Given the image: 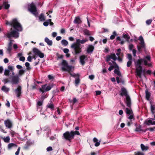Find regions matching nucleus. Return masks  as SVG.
<instances>
[{
  "instance_id": "nucleus-1",
  "label": "nucleus",
  "mask_w": 155,
  "mask_h": 155,
  "mask_svg": "<svg viewBox=\"0 0 155 155\" xmlns=\"http://www.w3.org/2000/svg\"><path fill=\"white\" fill-rule=\"evenodd\" d=\"M6 25H11L13 27L14 30L11 28V32L7 34V36L8 38L11 37L17 38L19 37V33L18 31H21L22 30V28L20 24L18 22L16 19H13L11 22L7 21H6Z\"/></svg>"
},
{
  "instance_id": "nucleus-2",
  "label": "nucleus",
  "mask_w": 155,
  "mask_h": 155,
  "mask_svg": "<svg viewBox=\"0 0 155 155\" xmlns=\"http://www.w3.org/2000/svg\"><path fill=\"white\" fill-rule=\"evenodd\" d=\"M142 63H143L145 65H147L149 67L152 66L151 62V58L150 56L147 55L144 57L143 58L139 59L135 63L136 72L137 75L140 78H141V73L142 72V68L141 64Z\"/></svg>"
},
{
  "instance_id": "nucleus-3",
  "label": "nucleus",
  "mask_w": 155,
  "mask_h": 155,
  "mask_svg": "<svg viewBox=\"0 0 155 155\" xmlns=\"http://www.w3.org/2000/svg\"><path fill=\"white\" fill-rule=\"evenodd\" d=\"M81 40L79 39L76 40V43H73L71 45V48L74 51L75 54L80 53L81 51Z\"/></svg>"
},
{
  "instance_id": "nucleus-4",
  "label": "nucleus",
  "mask_w": 155,
  "mask_h": 155,
  "mask_svg": "<svg viewBox=\"0 0 155 155\" xmlns=\"http://www.w3.org/2000/svg\"><path fill=\"white\" fill-rule=\"evenodd\" d=\"M120 95L122 96H126V99L125 102L127 107H130L131 106V99L127 94V91L125 88H121Z\"/></svg>"
},
{
  "instance_id": "nucleus-5",
  "label": "nucleus",
  "mask_w": 155,
  "mask_h": 155,
  "mask_svg": "<svg viewBox=\"0 0 155 155\" xmlns=\"http://www.w3.org/2000/svg\"><path fill=\"white\" fill-rule=\"evenodd\" d=\"M62 69L63 71H68L70 74L72 67L68 65V63L65 60H63L61 62Z\"/></svg>"
},
{
  "instance_id": "nucleus-6",
  "label": "nucleus",
  "mask_w": 155,
  "mask_h": 155,
  "mask_svg": "<svg viewBox=\"0 0 155 155\" xmlns=\"http://www.w3.org/2000/svg\"><path fill=\"white\" fill-rule=\"evenodd\" d=\"M28 10L35 16L37 15L36 6L33 3H32L28 5Z\"/></svg>"
},
{
  "instance_id": "nucleus-7",
  "label": "nucleus",
  "mask_w": 155,
  "mask_h": 155,
  "mask_svg": "<svg viewBox=\"0 0 155 155\" xmlns=\"http://www.w3.org/2000/svg\"><path fill=\"white\" fill-rule=\"evenodd\" d=\"M20 79L18 75H15L11 77L10 83L12 84H17L20 81Z\"/></svg>"
},
{
  "instance_id": "nucleus-8",
  "label": "nucleus",
  "mask_w": 155,
  "mask_h": 155,
  "mask_svg": "<svg viewBox=\"0 0 155 155\" xmlns=\"http://www.w3.org/2000/svg\"><path fill=\"white\" fill-rule=\"evenodd\" d=\"M73 132H71V131L69 132L68 131H67L64 133L63 137L66 140L70 141L71 140L74 138L73 136Z\"/></svg>"
},
{
  "instance_id": "nucleus-9",
  "label": "nucleus",
  "mask_w": 155,
  "mask_h": 155,
  "mask_svg": "<svg viewBox=\"0 0 155 155\" xmlns=\"http://www.w3.org/2000/svg\"><path fill=\"white\" fill-rule=\"evenodd\" d=\"M126 114L129 115L128 118L131 120L134 118L133 112L130 108H126Z\"/></svg>"
},
{
  "instance_id": "nucleus-10",
  "label": "nucleus",
  "mask_w": 155,
  "mask_h": 155,
  "mask_svg": "<svg viewBox=\"0 0 155 155\" xmlns=\"http://www.w3.org/2000/svg\"><path fill=\"white\" fill-rule=\"evenodd\" d=\"M33 51L35 54L41 58H42L44 57V55L43 53L41 52L38 49L36 48L33 49Z\"/></svg>"
},
{
  "instance_id": "nucleus-11",
  "label": "nucleus",
  "mask_w": 155,
  "mask_h": 155,
  "mask_svg": "<svg viewBox=\"0 0 155 155\" xmlns=\"http://www.w3.org/2000/svg\"><path fill=\"white\" fill-rule=\"evenodd\" d=\"M109 64L110 65L108 68V70L110 71H111L114 68H118L117 65L114 61H112V63L109 62Z\"/></svg>"
},
{
  "instance_id": "nucleus-12",
  "label": "nucleus",
  "mask_w": 155,
  "mask_h": 155,
  "mask_svg": "<svg viewBox=\"0 0 155 155\" xmlns=\"http://www.w3.org/2000/svg\"><path fill=\"white\" fill-rule=\"evenodd\" d=\"M139 40L140 41V44L141 46H138L137 48L139 51H140L141 48H144V43L143 38L142 36H140L139 37Z\"/></svg>"
},
{
  "instance_id": "nucleus-13",
  "label": "nucleus",
  "mask_w": 155,
  "mask_h": 155,
  "mask_svg": "<svg viewBox=\"0 0 155 155\" xmlns=\"http://www.w3.org/2000/svg\"><path fill=\"white\" fill-rule=\"evenodd\" d=\"M21 87L20 86H18L17 88L15 90V94L17 97H20L21 94Z\"/></svg>"
},
{
  "instance_id": "nucleus-14",
  "label": "nucleus",
  "mask_w": 155,
  "mask_h": 155,
  "mask_svg": "<svg viewBox=\"0 0 155 155\" xmlns=\"http://www.w3.org/2000/svg\"><path fill=\"white\" fill-rule=\"evenodd\" d=\"M5 126L8 128L12 127V124L11 121L9 120H7L4 121Z\"/></svg>"
},
{
  "instance_id": "nucleus-15",
  "label": "nucleus",
  "mask_w": 155,
  "mask_h": 155,
  "mask_svg": "<svg viewBox=\"0 0 155 155\" xmlns=\"http://www.w3.org/2000/svg\"><path fill=\"white\" fill-rule=\"evenodd\" d=\"M150 108L151 112L153 114H154V113H155V103L150 101Z\"/></svg>"
},
{
  "instance_id": "nucleus-16",
  "label": "nucleus",
  "mask_w": 155,
  "mask_h": 155,
  "mask_svg": "<svg viewBox=\"0 0 155 155\" xmlns=\"http://www.w3.org/2000/svg\"><path fill=\"white\" fill-rule=\"evenodd\" d=\"M153 120V119H149L146 120L145 122V123L148 125H155V121Z\"/></svg>"
},
{
  "instance_id": "nucleus-17",
  "label": "nucleus",
  "mask_w": 155,
  "mask_h": 155,
  "mask_svg": "<svg viewBox=\"0 0 155 155\" xmlns=\"http://www.w3.org/2000/svg\"><path fill=\"white\" fill-rule=\"evenodd\" d=\"M110 59H112L114 60L115 61L117 59V58L116 57L115 54H113L107 57V61H109L110 60Z\"/></svg>"
},
{
  "instance_id": "nucleus-18",
  "label": "nucleus",
  "mask_w": 155,
  "mask_h": 155,
  "mask_svg": "<svg viewBox=\"0 0 155 155\" xmlns=\"http://www.w3.org/2000/svg\"><path fill=\"white\" fill-rule=\"evenodd\" d=\"M70 74L73 77H77V78H76L75 81V83L77 85H77L80 82V80L79 78V75L78 74H72L71 73H70Z\"/></svg>"
},
{
  "instance_id": "nucleus-19",
  "label": "nucleus",
  "mask_w": 155,
  "mask_h": 155,
  "mask_svg": "<svg viewBox=\"0 0 155 155\" xmlns=\"http://www.w3.org/2000/svg\"><path fill=\"white\" fill-rule=\"evenodd\" d=\"M86 57L84 55H82L80 57V61L82 65H84L85 63V60Z\"/></svg>"
},
{
  "instance_id": "nucleus-20",
  "label": "nucleus",
  "mask_w": 155,
  "mask_h": 155,
  "mask_svg": "<svg viewBox=\"0 0 155 155\" xmlns=\"http://www.w3.org/2000/svg\"><path fill=\"white\" fill-rule=\"evenodd\" d=\"M10 41L8 44V47L7 48V51L9 53H10L12 50V42L13 41H14L12 40L11 39H10Z\"/></svg>"
},
{
  "instance_id": "nucleus-21",
  "label": "nucleus",
  "mask_w": 155,
  "mask_h": 155,
  "mask_svg": "<svg viewBox=\"0 0 155 155\" xmlns=\"http://www.w3.org/2000/svg\"><path fill=\"white\" fill-rule=\"evenodd\" d=\"M94 49V46L92 45H89L88 46L87 49V52L88 53L92 52Z\"/></svg>"
},
{
  "instance_id": "nucleus-22",
  "label": "nucleus",
  "mask_w": 155,
  "mask_h": 155,
  "mask_svg": "<svg viewBox=\"0 0 155 155\" xmlns=\"http://www.w3.org/2000/svg\"><path fill=\"white\" fill-rule=\"evenodd\" d=\"M140 147L142 151H146L149 149V147L147 146H145L143 144H141Z\"/></svg>"
},
{
  "instance_id": "nucleus-23",
  "label": "nucleus",
  "mask_w": 155,
  "mask_h": 155,
  "mask_svg": "<svg viewBox=\"0 0 155 155\" xmlns=\"http://www.w3.org/2000/svg\"><path fill=\"white\" fill-rule=\"evenodd\" d=\"M93 141L95 143L94 144V145L95 146L98 147L100 145V141L98 142V140L96 138H94L93 139Z\"/></svg>"
},
{
  "instance_id": "nucleus-24",
  "label": "nucleus",
  "mask_w": 155,
  "mask_h": 155,
  "mask_svg": "<svg viewBox=\"0 0 155 155\" xmlns=\"http://www.w3.org/2000/svg\"><path fill=\"white\" fill-rule=\"evenodd\" d=\"M74 23L79 24L81 22V21L79 17H77L75 18L74 21Z\"/></svg>"
},
{
  "instance_id": "nucleus-25",
  "label": "nucleus",
  "mask_w": 155,
  "mask_h": 155,
  "mask_svg": "<svg viewBox=\"0 0 155 155\" xmlns=\"http://www.w3.org/2000/svg\"><path fill=\"white\" fill-rule=\"evenodd\" d=\"M45 41L49 45H51L52 44V41L49 40L48 38H45Z\"/></svg>"
},
{
  "instance_id": "nucleus-26",
  "label": "nucleus",
  "mask_w": 155,
  "mask_h": 155,
  "mask_svg": "<svg viewBox=\"0 0 155 155\" xmlns=\"http://www.w3.org/2000/svg\"><path fill=\"white\" fill-rule=\"evenodd\" d=\"M46 87L47 84L42 85L40 89V91L42 93H44L45 91H47L46 90Z\"/></svg>"
},
{
  "instance_id": "nucleus-27",
  "label": "nucleus",
  "mask_w": 155,
  "mask_h": 155,
  "mask_svg": "<svg viewBox=\"0 0 155 155\" xmlns=\"http://www.w3.org/2000/svg\"><path fill=\"white\" fill-rule=\"evenodd\" d=\"M1 89L2 91L5 92H8L9 90V88L5 86H3Z\"/></svg>"
},
{
  "instance_id": "nucleus-28",
  "label": "nucleus",
  "mask_w": 155,
  "mask_h": 155,
  "mask_svg": "<svg viewBox=\"0 0 155 155\" xmlns=\"http://www.w3.org/2000/svg\"><path fill=\"white\" fill-rule=\"evenodd\" d=\"M121 50L119 48L117 50V52L116 53V55L118 57H123V54L121 52Z\"/></svg>"
},
{
  "instance_id": "nucleus-29",
  "label": "nucleus",
  "mask_w": 155,
  "mask_h": 155,
  "mask_svg": "<svg viewBox=\"0 0 155 155\" xmlns=\"http://www.w3.org/2000/svg\"><path fill=\"white\" fill-rule=\"evenodd\" d=\"M145 92L146 98L147 100L149 101L150 96V93L147 90H146Z\"/></svg>"
},
{
  "instance_id": "nucleus-30",
  "label": "nucleus",
  "mask_w": 155,
  "mask_h": 155,
  "mask_svg": "<svg viewBox=\"0 0 155 155\" xmlns=\"http://www.w3.org/2000/svg\"><path fill=\"white\" fill-rule=\"evenodd\" d=\"M2 139L4 142L6 143H8L9 142L10 140V138L9 136H7L6 137H4L2 138Z\"/></svg>"
},
{
  "instance_id": "nucleus-31",
  "label": "nucleus",
  "mask_w": 155,
  "mask_h": 155,
  "mask_svg": "<svg viewBox=\"0 0 155 155\" xmlns=\"http://www.w3.org/2000/svg\"><path fill=\"white\" fill-rule=\"evenodd\" d=\"M17 145L15 143H10L8 146V149H11L12 147H17Z\"/></svg>"
},
{
  "instance_id": "nucleus-32",
  "label": "nucleus",
  "mask_w": 155,
  "mask_h": 155,
  "mask_svg": "<svg viewBox=\"0 0 155 155\" xmlns=\"http://www.w3.org/2000/svg\"><path fill=\"white\" fill-rule=\"evenodd\" d=\"M39 18L40 21H44L45 19V18L43 14L42 13L41 14V15L39 17Z\"/></svg>"
},
{
  "instance_id": "nucleus-33",
  "label": "nucleus",
  "mask_w": 155,
  "mask_h": 155,
  "mask_svg": "<svg viewBox=\"0 0 155 155\" xmlns=\"http://www.w3.org/2000/svg\"><path fill=\"white\" fill-rule=\"evenodd\" d=\"M117 68L115 69V70H114V73L118 76H120V73L119 70V67H118V68Z\"/></svg>"
},
{
  "instance_id": "nucleus-34",
  "label": "nucleus",
  "mask_w": 155,
  "mask_h": 155,
  "mask_svg": "<svg viewBox=\"0 0 155 155\" xmlns=\"http://www.w3.org/2000/svg\"><path fill=\"white\" fill-rule=\"evenodd\" d=\"M3 6L5 9H8L10 6V5L6 2H3Z\"/></svg>"
},
{
  "instance_id": "nucleus-35",
  "label": "nucleus",
  "mask_w": 155,
  "mask_h": 155,
  "mask_svg": "<svg viewBox=\"0 0 155 155\" xmlns=\"http://www.w3.org/2000/svg\"><path fill=\"white\" fill-rule=\"evenodd\" d=\"M61 43L64 46L67 45L68 44V41L64 39L62 40L61 41Z\"/></svg>"
},
{
  "instance_id": "nucleus-36",
  "label": "nucleus",
  "mask_w": 155,
  "mask_h": 155,
  "mask_svg": "<svg viewBox=\"0 0 155 155\" xmlns=\"http://www.w3.org/2000/svg\"><path fill=\"white\" fill-rule=\"evenodd\" d=\"M117 35V33L115 31H114L113 32V35H111L110 37V39L113 40L114 39L115 37Z\"/></svg>"
},
{
  "instance_id": "nucleus-37",
  "label": "nucleus",
  "mask_w": 155,
  "mask_h": 155,
  "mask_svg": "<svg viewBox=\"0 0 155 155\" xmlns=\"http://www.w3.org/2000/svg\"><path fill=\"white\" fill-rule=\"evenodd\" d=\"M10 71L8 70L5 69L4 72V74L6 76H8L9 75Z\"/></svg>"
},
{
  "instance_id": "nucleus-38",
  "label": "nucleus",
  "mask_w": 155,
  "mask_h": 155,
  "mask_svg": "<svg viewBox=\"0 0 155 155\" xmlns=\"http://www.w3.org/2000/svg\"><path fill=\"white\" fill-rule=\"evenodd\" d=\"M53 86L52 84L49 85H48L46 87V91H49L53 87Z\"/></svg>"
},
{
  "instance_id": "nucleus-39",
  "label": "nucleus",
  "mask_w": 155,
  "mask_h": 155,
  "mask_svg": "<svg viewBox=\"0 0 155 155\" xmlns=\"http://www.w3.org/2000/svg\"><path fill=\"white\" fill-rule=\"evenodd\" d=\"M144 130H143L141 129L140 126H138V127H137L135 129L136 131H138V132H140L141 131H143L144 132Z\"/></svg>"
},
{
  "instance_id": "nucleus-40",
  "label": "nucleus",
  "mask_w": 155,
  "mask_h": 155,
  "mask_svg": "<svg viewBox=\"0 0 155 155\" xmlns=\"http://www.w3.org/2000/svg\"><path fill=\"white\" fill-rule=\"evenodd\" d=\"M25 72V71L23 69L20 70L19 71L18 74L19 76L23 74Z\"/></svg>"
},
{
  "instance_id": "nucleus-41",
  "label": "nucleus",
  "mask_w": 155,
  "mask_h": 155,
  "mask_svg": "<svg viewBox=\"0 0 155 155\" xmlns=\"http://www.w3.org/2000/svg\"><path fill=\"white\" fill-rule=\"evenodd\" d=\"M123 37L124 38L126 39V40L127 41L128 40L130 39V37L128 34H126L123 35Z\"/></svg>"
},
{
  "instance_id": "nucleus-42",
  "label": "nucleus",
  "mask_w": 155,
  "mask_h": 155,
  "mask_svg": "<svg viewBox=\"0 0 155 155\" xmlns=\"http://www.w3.org/2000/svg\"><path fill=\"white\" fill-rule=\"evenodd\" d=\"M71 132H73V137H74V136L75 135H80V134L78 131H71Z\"/></svg>"
},
{
  "instance_id": "nucleus-43",
  "label": "nucleus",
  "mask_w": 155,
  "mask_h": 155,
  "mask_svg": "<svg viewBox=\"0 0 155 155\" xmlns=\"http://www.w3.org/2000/svg\"><path fill=\"white\" fill-rule=\"evenodd\" d=\"M3 81L4 84H5L8 82L10 83V80H9L8 78H5L3 79Z\"/></svg>"
},
{
  "instance_id": "nucleus-44",
  "label": "nucleus",
  "mask_w": 155,
  "mask_h": 155,
  "mask_svg": "<svg viewBox=\"0 0 155 155\" xmlns=\"http://www.w3.org/2000/svg\"><path fill=\"white\" fill-rule=\"evenodd\" d=\"M155 129V127L153 128H147V129L145 130L144 131V132H145L147 130H148L150 131H153Z\"/></svg>"
},
{
  "instance_id": "nucleus-45",
  "label": "nucleus",
  "mask_w": 155,
  "mask_h": 155,
  "mask_svg": "<svg viewBox=\"0 0 155 155\" xmlns=\"http://www.w3.org/2000/svg\"><path fill=\"white\" fill-rule=\"evenodd\" d=\"M47 106L48 107L52 109H53L54 107L53 104H48Z\"/></svg>"
},
{
  "instance_id": "nucleus-46",
  "label": "nucleus",
  "mask_w": 155,
  "mask_h": 155,
  "mask_svg": "<svg viewBox=\"0 0 155 155\" xmlns=\"http://www.w3.org/2000/svg\"><path fill=\"white\" fill-rule=\"evenodd\" d=\"M146 73L147 74H150L151 73V71L150 70H148L147 71H146V72L145 71H143V74L144 75H145V74Z\"/></svg>"
},
{
  "instance_id": "nucleus-47",
  "label": "nucleus",
  "mask_w": 155,
  "mask_h": 155,
  "mask_svg": "<svg viewBox=\"0 0 155 155\" xmlns=\"http://www.w3.org/2000/svg\"><path fill=\"white\" fill-rule=\"evenodd\" d=\"M132 64L131 60H129L127 62V67H129Z\"/></svg>"
},
{
  "instance_id": "nucleus-48",
  "label": "nucleus",
  "mask_w": 155,
  "mask_h": 155,
  "mask_svg": "<svg viewBox=\"0 0 155 155\" xmlns=\"http://www.w3.org/2000/svg\"><path fill=\"white\" fill-rule=\"evenodd\" d=\"M152 21V20L151 19L148 20L146 21V23L148 25H149L151 23Z\"/></svg>"
},
{
  "instance_id": "nucleus-49",
  "label": "nucleus",
  "mask_w": 155,
  "mask_h": 155,
  "mask_svg": "<svg viewBox=\"0 0 155 155\" xmlns=\"http://www.w3.org/2000/svg\"><path fill=\"white\" fill-rule=\"evenodd\" d=\"M29 65H30V64H29V63L27 62L25 63V66L27 68V69L28 70L29 69V68H30L29 67Z\"/></svg>"
},
{
  "instance_id": "nucleus-50",
  "label": "nucleus",
  "mask_w": 155,
  "mask_h": 155,
  "mask_svg": "<svg viewBox=\"0 0 155 155\" xmlns=\"http://www.w3.org/2000/svg\"><path fill=\"white\" fill-rule=\"evenodd\" d=\"M20 147H18V149L17 151L15 153V154L16 155H19V153L20 152Z\"/></svg>"
},
{
  "instance_id": "nucleus-51",
  "label": "nucleus",
  "mask_w": 155,
  "mask_h": 155,
  "mask_svg": "<svg viewBox=\"0 0 155 155\" xmlns=\"http://www.w3.org/2000/svg\"><path fill=\"white\" fill-rule=\"evenodd\" d=\"M49 24V21H46L44 22L43 23V25L45 26H48Z\"/></svg>"
},
{
  "instance_id": "nucleus-52",
  "label": "nucleus",
  "mask_w": 155,
  "mask_h": 155,
  "mask_svg": "<svg viewBox=\"0 0 155 155\" xmlns=\"http://www.w3.org/2000/svg\"><path fill=\"white\" fill-rule=\"evenodd\" d=\"M63 51L64 53L67 54L68 53L69 51V50L68 48H64V49Z\"/></svg>"
},
{
  "instance_id": "nucleus-53",
  "label": "nucleus",
  "mask_w": 155,
  "mask_h": 155,
  "mask_svg": "<svg viewBox=\"0 0 155 155\" xmlns=\"http://www.w3.org/2000/svg\"><path fill=\"white\" fill-rule=\"evenodd\" d=\"M25 60V58L24 57H21L19 58V60L22 61H24Z\"/></svg>"
},
{
  "instance_id": "nucleus-54",
  "label": "nucleus",
  "mask_w": 155,
  "mask_h": 155,
  "mask_svg": "<svg viewBox=\"0 0 155 155\" xmlns=\"http://www.w3.org/2000/svg\"><path fill=\"white\" fill-rule=\"evenodd\" d=\"M127 58L129 60H132V56L131 54H128L127 55Z\"/></svg>"
},
{
  "instance_id": "nucleus-55",
  "label": "nucleus",
  "mask_w": 155,
  "mask_h": 155,
  "mask_svg": "<svg viewBox=\"0 0 155 155\" xmlns=\"http://www.w3.org/2000/svg\"><path fill=\"white\" fill-rule=\"evenodd\" d=\"M88 40L87 39H84L81 40V43L82 44H83L87 42Z\"/></svg>"
},
{
  "instance_id": "nucleus-56",
  "label": "nucleus",
  "mask_w": 155,
  "mask_h": 155,
  "mask_svg": "<svg viewBox=\"0 0 155 155\" xmlns=\"http://www.w3.org/2000/svg\"><path fill=\"white\" fill-rule=\"evenodd\" d=\"M32 58V57L31 56H29L27 58V60L29 62H31Z\"/></svg>"
},
{
  "instance_id": "nucleus-57",
  "label": "nucleus",
  "mask_w": 155,
  "mask_h": 155,
  "mask_svg": "<svg viewBox=\"0 0 155 155\" xmlns=\"http://www.w3.org/2000/svg\"><path fill=\"white\" fill-rule=\"evenodd\" d=\"M118 57V58H117V59L118 60V61L120 62H121L122 61V57Z\"/></svg>"
},
{
  "instance_id": "nucleus-58",
  "label": "nucleus",
  "mask_w": 155,
  "mask_h": 155,
  "mask_svg": "<svg viewBox=\"0 0 155 155\" xmlns=\"http://www.w3.org/2000/svg\"><path fill=\"white\" fill-rule=\"evenodd\" d=\"M42 104V101H39L37 103V104L39 106H41Z\"/></svg>"
},
{
  "instance_id": "nucleus-59",
  "label": "nucleus",
  "mask_w": 155,
  "mask_h": 155,
  "mask_svg": "<svg viewBox=\"0 0 155 155\" xmlns=\"http://www.w3.org/2000/svg\"><path fill=\"white\" fill-rule=\"evenodd\" d=\"M52 150V148L51 147H48L47 148V151H51Z\"/></svg>"
},
{
  "instance_id": "nucleus-60",
  "label": "nucleus",
  "mask_w": 155,
  "mask_h": 155,
  "mask_svg": "<svg viewBox=\"0 0 155 155\" xmlns=\"http://www.w3.org/2000/svg\"><path fill=\"white\" fill-rule=\"evenodd\" d=\"M101 91H96V94L97 95H99L101 93Z\"/></svg>"
},
{
  "instance_id": "nucleus-61",
  "label": "nucleus",
  "mask_w": 155,
  "mask_h": 155,
  "mask_svg": "<svg viewBox=\"0 0 155 155\" xmlns=\"http://www.w3.org/2000/svg\"><path fill=\"white\" fill-rule=\"evenodd\" d=\"M89 78L91 80H93L94 78V76L93 75H90L89 76Z\"/></svg>"
},
{
  "instance_id": "nucleus-62",
  "label": "nucleus",
  "mask_w": 155,
  "mask_h": 155,
  "mask_svg": "<svg viewBox=\"0 0 155 155\" xmlns=\"http://www.w3.org/2000/svg\"><path fill=\"white\" fill-rule=\"evenodd\" d=\"M134 48V46L132 44H130L129 45V48L130 50H132Z\"/></svg>"
},
{
  "instance_id": "nucleus-63",
  "label": "nucleus",
  "mask_w": 155,
  "mask_h": 155,
  "mask_svg": "<svg viewBox=\"0 0 155 155\" xmlns=\"http://www.w3.org/2000/svg\"><path fill=\"white\" fill-rule=\"evenodd\" d=\"M84 33L85 35H90V33L89 31L87 30H86L84 31Z\"/></svg>"
},
{
  "instance_id": "nucleus-64",
  "label": "nucleus",
  "mask_w": 155,
  "mask_h": 155,
  "mask_svg": "<svg viewBox=\"0 0 155 155\" xmlns=\"http://www.w3.org/2000/svg\"><path fill=\"white\" fill-rule=\"evenodd\" d=\"M136 155H144V154L142 152H139L137 153Z\"/></svg>"
}]
</instances>
